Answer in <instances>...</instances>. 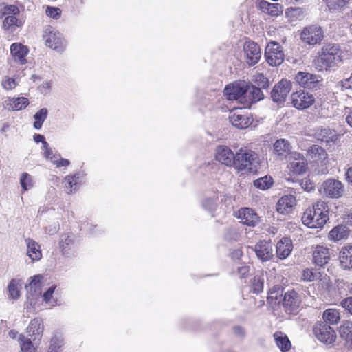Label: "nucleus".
Listing matches in <instances>:
<instances>
[{
    "label": "nucleus",
    "mask_w": 352,
    "mask_h": 352,
    "mask_svg": "<svg viewBox=\"0 0 352 352\" xmlns=\"http://www.w3.org/2000/svg\"><path fill=\"white\" fill-rule=\"evenodd\" d=\"M328 213L327 203L324 201H317L303 213L302 222L310 228H322L329 219Z\"/></svg>",
    "instance_id": "f257e3e1"
},
{
    "label": "nucleus",
    "mask_w": 352,
    "mask_h": 352,
    "mask_svg": "<svg viewBox=\"0 0 352 352\" xmlns=\"http://www.w3.org/2000/svg\"><path fill=\"white\" fill-rule=\"evenodd\" d=\"M341 61L339 46L327 44L322 47L318 56L313 60V65L318 71L327 70Z\"/></svg>",
    "instance_id": "f03ea898"
},
{
    "label": "nucleus",
    "mask_w": 352,
    "mask_h": 352,
    "mask_svg": "<svg viewBox=\"0 0 352 352\" xmlns=\"http://www.w3.org/2000/svg\"><path fill=\"white\" fill-rule=\"evenodd\" d=\"M259 164L258 155L252 150L241 148L235 155L234 167L244 173L256 171Z\"/></svg>",
    "instance_id": "7ed1b4c3"
},
{
    "label": "nucleus",
    "mask_w": 352,
    "mask_h": 352,
    "mask_svg": "<svg viewBox=\"0 0 352 352\" xmlns=\"http://www.w3.org/2000/svg\"><path fill=\"white\" fill-rule=\"evenodd\" d=\"M265 57L269 65L272 66L280 65L285 58L282 46L277 42H270L265 47Z\"/></svg>",
    "instance_id": "20e7f679"
},
{
    "label": "nucleus",
    "mask_w": 352,
    "mask_h": 352,
    "mask_svg": "<svg viewBox=\"0 0 352 352\" xmlns=\"http://www.w3.org/2000/svg\"><path fill=\"white\" fill-rule=\"evenodd\" d=\"M46 45L57 52H62L65 47V41L62 35L52 28H47L43 33Z\"/></svg>",
    "instance_id": "39448f33"
},
{
    "label": "nucleus",
    "mask_w": 352,
    "mask_h": 352,
    "mask_svg": "<svg viewBox=\"0 0 352 352\" xmlns=\"http://www.w3.org/2000/svg\"><path fill=\"white\" fill-rule=\"evenodd\" d=\"M229 120L234 126L243 129L252 124L253 119L244 109L236 108L230 111Z\"/></svg>",
    "instance_id": "423d86ee"
},
{
    "label": "nucleus",
    "mask_w": 352,
    "mask_h": 352,
    "mask_svg": "<svg viewBox=\"0 0 352 352\" xmlns=\"http://www.w3.org/2000/svg\"><path fill=\"white\" fill-rule=\"evenodd\" d=\"M314 332L316 338L322 342L330 344L336 338L333 329L326 322H317L314 327Z\"/></svg>",
    "instance_id": "0eeeda50"
},
{
    "label": "nucleus",
    "mask_w": 352,
    "mask_h": 352,
    "mask_svg": "<svg viewBox=\"0 0 352 352\" xmlns=\"http://www.w3.org/2000/svg\"><path fill=\"white\" fill-rule=\"evenodd\" d=\"M287 160V168L295 175H302L307 169V162L305 157L300 153L293 152Z\"/></svg>",
    "instance_id": "6e6552de"
},
{
    "label": "nucleus",
    "mask_w": 352,
    "mask_h": 352,
    "mask_svg": "<svg viewBox=\"0 0 352 352\" xmlns=\"http://www.w3.org/2000/svg\"><path fill=\"white\" fill-rule=\"evenodd\" d=\"M344 191L342 183L335 179H328L322 185V193L330 198H339L342 196Z\"/></svg>",
    "instance_id": "1a4fd4ad"
},
{
    "label": "nucleus",
    "mask_w": 352,
    "mask_h": 352,
    "mask_svg": "<svg viewBox=\"0 0 352 352\" xmlns=\"http://www.w3.org/2000/svg\"><path fill=\"white\" fill-rule=\"evenodd\" d=\"M323 36L322 28L314 25L304 28L300 34L301 40L309 45L320 43Z\"/></svg>",
    "instance_id": "9d476101"
},
{
    "label": "nucleus",
    "mask_w": 352,
    "mask_h": 352,
    "mask_svg": "<svg viewBox=\"0 0 352 352\" xmlns=\"http://www.w3.org/2000/svg\"><path fill=\"white\" fill-rule=\"evenodd\" d=\"M224 95L229 100L243 102L244 95H247V85L245 82L228 85L224 89Z\"/></svg>",
    "instance_id": "9b49d317"
},
{
    "label": "nucleus",
    "mask_w": 352,
    "mask_h": 352,
    "mask_svg": "<svg viewBox=\"0 0 352 352\" xmlns=\"http://www.w3.org/2000/svg\"><path fill=\"white\" fill-rule=\"evenodd\" d=\"M315 101L314 96L305 91H298L292 94L293 106L298 109H305L310 107Z\"/></svg>",
    "instance_id": "f8f14e48"
},
{
    "label": "nucleus",
    "mask_w": 352,
    "mask_h": 352,
    "mask_svg": "<svg viewBox=\"0 0 352 352\" xmlns=\"http://www.w3.org/2000/svg\"><path fill=\"white\" fill-rule=\"evenodd\" d=\"M300 303V296L296 291L290 290L285 294L283 299V306L286 312L289 314L296 313Z\"/></svg>",
    "instance_id": "ddd939ff"
},
{
    "label": "nucleus",
    "mask_w": 352,
    "mask_h": 352,
    "mask_svg": "<svg viewBox=\"0 0 352 352\" xmlns=\"http://www.w3.org/2000/svg\"><path fill=\"white\" fill-rule=\"evenodd\" d=\"M256 253L257 258L262 262L271 260L274 256L273 247L270 241H260L254 248H251Z\"/></svg>",
    "instance_id": "4468645a"
},
{
    "label": "nucleus",
    "mask_w": 352,
    "mask_h": 352,
    "mask_svg": "<svg viewBox=\"0 0 352 352\" xmlns=\"http://www.w3.org/2000/svg\"><path fill=\"white\" fill-rule=\"evenodd\" d=\"M291 88L292 84L289 81L281 80L274 86L272 91L273 101L279 103L284 102Z\"/></svg>",
    "instance_id": "2eb2a0df"
},
{
    "label": "nucleus",
    "mask_w": 352,
    "mask_h": 352,
    "mask_svg": "<svg viewBox=\"0 0 352 352\" xmlns=\"http://www.w3.org/2000/svg\"><path fill=\"white\" fill-rule=\"evenodd\" d=\"M246 63L249 65H254L261 58V52L258 45L252 41L245 42L243 47Z\"/></svg>",
    "instance_id": "dca6fc26"
},
{
    "label": "nucleus",
    "mask_w": 352,
    "mask_h": 352,
    "mask_svg": "<svg viewBox=\"0 0 352 352\" xmlns=\"http://www.w3.org/2000/svg\"><path fill=\"white\" fill-rule=\"evenodd\" d=\"M295 79L301 87L311 89L316 88L318 83L321 80V77L310 73L299 72Z\"/></svg>",
    "instance_id": "f3484780"
},
{
    "label": "nucleus",
    "mask_w": 352,
    "mask_h": 352,
    "mask_svg": "<svg viewBox=\"0 0 352 352\" xmlns=\"http://www.w3.org/2000/svg\"><path fill=\"white\" fill-rule=\"evenodd\" d=\"M44 326L42 320L40 318H34L31 320L27 328L28 338L32 339V341L37 344L43 336Z\"/></svg>",
    "instance_id": "a211bd4d"
},
{
    "label": "nucleus",
    "mask_w": 352,
    "mask_h": 352,
    "mask_svg": "<svg viewBox=\"0 0 352 352\" xmlns=\"http://www.w3.org/2000/svg\"><path fill=\"white\" fill-rule=\"evenodd\" d=\"M296 205V199L294 195L283 196L276 204V210L282 214H288L293 212Z\"/></svg>",
    "instance_id": "6ab92c4d"
},
{
    "label": "nucleus",
    "mask_w": 352,
    "mask_h": 352,
    "mask_svg": "<svg viewBox=\"0 0 352 352\" xmlns=\"http://www.w3.org/2000/svg\"><path fill=\"white\" fill-rule=\"evenodd\" d=\"M216 159L228 166L235 165V155L226 146H218L216 149Z\"/></svg>",
    "instance_id": "aec40b11"
},
{
    "label": "nucleus",
    "mask_w": 352,
    "mask_h": 352,
    "mask_svg": "<svg viewBox=\"0 0 352 352\" xmlns=\"http://www.w3.org/2000/svg\"><path fill=\"white\" fill-rule=\"evenodd\" d=\"M29 50L21 43H14L10 45V53L15 62L23 65L26 63L25 58Z\"/></svg>",
    "instance_id": "412c9836"
},
{
    "label": "nucleus",
    "mask_w": 352,
    "mask_h": 352,
    "mask_svg": "<svg viewBox=\"0 0 352 352\" xmlns=\"http://www.w3.org/2000/svg\"><path fill=\"white\" fill-rule=\"evenodd\" d=\"M330 260L329 250L322 245H317L313 251V262L320 267L327 264Z\"/></svg>",
    "instance_id": "4be33fe9"
},
{
    "label": "nucleus",
    "mask_w": 352,
    "mask_h": 352,
    "mask_svg": "<svg viewBox=\"0 0 352 352\" xmlns=\"http://www.w3.org/2000/svg\"><path fill=\"white\" fill-rule=\"evenodd\" d=\"M293 250L292 241L289 238L283 237L276 245V256L280 259L287 258Z\"/></svg>",
    "instance_id": "5701e85b"
},
{
    "label": "nucleus",
    "mask_w": 352,
    "mask_h": 352,
    "mask_svg": "<svg viewBox=\"0 0 352 352\" xmlns=\"http://www.w3.org/2000/svg\"><path fill=\"white\" fill-rule=\"evenodd\" d=\"M258 8L264 13L271 16H278L283 13V7L280 3H269L265 0H261L258 4Z\"/></svg>",
    "instance_id": "b1692460"
},
{
    "label": "nucleus",
    "mask_w": 352,
    "mask_h": 352,
    "mask_svg": "<svg viewBox=\"0 0 352 352\" xmlns=\"http://www.w3.org/2000/svg\"><path fill=\"white\" fill-rule=\"evenodd\" d=\"M274 153L279 157L280 160L289 158L293 152L291 151V145L289 142L285 139L276 140L274 144Z\"/></svg>",
    "instance_id": "393cba45"
},
{
    "label": "nucleus",
    "mask_w": 352,
    "mask_h": 352,
    "mask_svg": "<svg viewBox=\"0 0 352 352\" xmlns=\"http://www.w3.org/2000/svg\"><path fill=\"white\" fill-rule=\"evenodd\" d=\"M27 248V256L32 261H38L42 258V252L40 245L34 240L30 238L25 239Z\"/></svg>",
    "instance_id": "a878e982"
},
{
    "label": "nucleus",
    "mask_w": 352,
    "mask_h": 352,
    "mask_svg": "<svg viewBox=\"0 0 352 352\" xmlns=\"http://www.w3.org/2000/svg\"><path fill=\"white\" fill-rule=\"evenodd\" d=\"M238 218L241 220L242 223L249 226H254L258 219L256 213L249 208H244L239 210Z\"/></svg>",
    "instance_id": "bb28decb"
},
{
    "label": "nucleus",
    "mask_w": 352,
    "mask_h": 352,
    "mask_svg": "<svg viewBox=\"0 0 352 352\" xmlns=\"http://www.w3.org/2000/svg\"><path fill=\"white\" fill-rule=\"evenodd\" d=\"M43 276L41 275H36L33 277H31L30 282L25 285V288L28 291V299L30 300V295L34 297L39 296L41 294V280Z\"/></svg>",
    "instance_id": "cd10ccee"
},
{
    "label": "nucleus",
    "mask_w": 352,
    "mask_h": 352,
    "mask_svg": "<svg viewBox=\"0 0 352 352\" xmlns=\"http://www.w3.org/2000/svg\"><path fill=\"white\" fill-rule=\"evenodd\" d=\"M75 236L73 234H63L60 237L59 248L64 255H69L74 246Z\"/></svg>",
    "instance_id": "c85d7f7f"
},
{
    "label": "nucleus",
    "mask_w": 352,
    "mask_h": 352,
    "mask_svg": "<svg viewBox=\"0 0 352 352\" xmlns=\"http://www.w3.org/2000/svg\"><path fill=\"white\" fill-rule=\"evenodd\" d=\"M307 157L313 162H322L326 160L327 154L322 147L313 145L307 150Z\"/></svg>",
    "instance_id": "c756f323"
},
{
    "label": "nucleus",
    "mask_w": 352,
    "mask_h": 352,
    "mask_svg": "<svg viewBox=\"0 0 352 352\" xmlns=\"http://www.w3.org/2000/svg\"><path fill=\"white\" fill-rule=\"evenodd\" d=\"M340 261L344 269H352V245L342 248L340 252Z\"/></svg>",
    "instance_id": "7c9ffc66"
},
{
    "label": "nucleus",
    "mask_w": 352,
    "mask_h": 352,
    "mask_svg": "<svg viewBox=\"0 0 352 352\" xmlns=\"http://www.w3.org/2000/svg\"><path fill=\"white\" fill-rule=\"evenodd\" d=\"M274 338L277 346L282 352H286L291 349V342L286 334L281 331L274 333Z\"/></svg>",
    "instance_id": "2f4dec72"
},
{
    "label": "nucleus",
    "mask_w": 352,
    "mask_h": 352,
    "mask_svg": "<svg viewBox=\"0 0 352 352\" xmlns=\"http://www.w3.org/2000/svg\"><path fill=\"white\" fill-rule=\"evenodd\" d=\"M29 104L27 98L19 97L17 98H12L8 100L6 104L7 108L12 111H19L25 108Z\"/></svg>",
    "instance_id": "473e14b6"
},
{
    "label": "nucleus",
    "mask_w": 352,
    "mask_h": 352,
    "mask_svg": "<svg viewBox=\"0 0 352 352\" xmlns=\"http://www.w3.org/2000/svg\"><path fill=\"white\" fill-rule=\"evenodd\" d=\"M349 235V230L346 226L340 225L334 228L329 232V238L333 241H340L345 239Z\"/></svg>",
    "instance_id": "72a5a7b5"
},
{
    "label": "nucleus",
    "mask_w": 352,
    "mask_h": 352,
    "mask_svg": "<svg viewBox=\"0 0 352 352\" xmlns=\"http://www.w3.org/2000/svg\"><path fill=\"white\" fill-rule=\"evenodd\" d=\"M285 15L286 17H287L289 21H291L292 22H295L297 21L302 20L305 16V12L302 8L291 7L286 10Z\"/></svg>",
    "instance_id": "f704fd0d"
},
{
    "label": "nucleus",
    "mask_w": 352,
    "mask_h": 352,
    "mask_svg": "<svg viewBox=\"0 0 352 352\" xmlns=\"http://www.w3.org/2000/svg\"><path fill=\"white\" fill-rule=\"evenodd\" d=\"M21 285L20 280L12 279L8 285V292L9 298L17 300L20 296L19 287Z\"/></svg>",
    "instance_id": "c9c22d12"
},
{
    "label": "nucleus",
    "mask_w": 352,
    "mask_h": 352,
    "mask_svg": "<svg viewBox=\"0 0 352 352\" xmlns=\"http://www.w3.org/2000/svg\"><path fill=\"white\" fill-rule=\"evenodd\" d=\"M329 10L332 12L342 11L344 10L350 0H325Z\"/></svg>",
    "instance_id": "e433bc0d"
},
{
    "label": "nucleus",
    "mask_w": 352,
    "mask_h": 352,
    "mask_svg": "<svg viewBox=\"0 0 352 352\" xmlns=\"http://www.w3.org/2000/svg\"><path fill=\"white\" fill-rule=\"evenodd\" d=\"M19 340L22 352H35L36 348L34 347V344H36L32 341V338L25 337L23 335H20Z\"/></svg>",
    "instance_id": "4c0bfd02"
},
{
    "label": "nucleus",
    "mask_w": 352,
    "mask_h": 352,
    "mask_svg": "<svg viewBox=\"0 0 352 352\" xmlns=\"http://www.w3.org/2000/svg\"><path fill=\"white\" fill-rule=\"evenodd\" d=\"M322 317L326 323L329 322L331 324H337L340 319V313L336 309H327L324 311Z\"/></svg>",
    "instance_id": "58836bf2"
},
{
    "label": "nucleus",
    "mask_w": 352,
    "mask_h": 352,
    "mask_svg": "<svg viewBox=\"0 0 352 352\" xmlns=\"http://www.w3.org/2000/svg\"><path fill=\"white\" fill-rule=\"evenodd\" d=\"M19 182L22 188V193L32 189L34 185L33 177L28 173H23L21 175Z\"/></svg>",
    "instance_id": "ea45409f"
},
{
    "label": "nucleus",
    "mask_w": 352,
    "mask_h": 352,
    "mask_svg": "<svg viewBox=\"0 0 352 352\" xmlns=\"http://www.w3.org/2000/svg\"><path fill=\"white\" fill-rule=\"evenodd\" d=\"M48 115V110L46 108H42L37 111L34 116V127L39 130L41 129L43 122L47 119Z\"/></svg>",
    "instance_id": "a19ab883"
},
{
    "label": "nucleus",
    "mask_w": 352,
    "mask_h": 352,
    "mask_svg": "<svg viewBox=\"0 0 352 352\" xmlns=\"http://www.w3.org/2000/svg\"><path fill=\"white\" fill-rule=\"evenodd\" d=\"M274 184L271 176L265 175L254 181V186L261 190H265L270 188Z\"/></svg>",
    "instance_id": "79ce46f5"
},
{
    "label": "nucleus",
    "mask_w": 352,
    "mask_h": 352,
    "mask_svg": "<svg viewBox=\"0 0 352 352\" xmlns=\"http://www.w3.org/2000/svg\"><path fill=\"white\" fill-rule=\"evenodd\" d=\"M66 182L65 189L67 193H72L78 188L79 182L78 175H68L65 178Z\"/></svg>",
    "instance_id": "37998d69"
},
{
    "label": "nucleus",
    "mask_w": 352,
    "mask_h": 352,
    "mask_svg": "<svg viewBox=\"0 0 352 352\" xmlns=\"http://www.w3.org/2000/svg\"><path fill=\"white\" fill-rule=\"evenodd\" d=\"M247 94H249L250 102H256L263 98V94L260 87L255 86L247 87Z\"/></svg>",
    "instance_id": "c03bdc74"
},
{
    "label": "nucleus",
    "mask_w": 352,
    "mask_h": 352,
    "mask_svg": "<svg viewBox=\"0 0 352 352\" xmlns=\"http://www.w3.org/2000/svg\"><path fill=\"white\" fill-rule=\"evenodd\" d=\"M64 340L60 336H54L50 340L48 352H61Z\"/></svg>",
    "instance_id": "a18cd8bd"
},
{
    "label": "nucleus",
    "mask_w": 352,
    "mask_h": 352,
    "mask_svg": "<svg viewBox=\"0 0 352 352\" xmlns=\"http://www.w3.org/2000/svg\"><path fill=\"white\" fill-rule=\"evenodd\" d=\"M18 19L16 15L7 16L3 21L2 27L5 30L13 32L15 30L16 27H18Z\"/></svg>",
    "instance_id": "49530a36"
},
{
    "label": "nucleus",
    "mask_w": 352,
    "mask_h": 352,
    "mask_svg": "<svg viewBox=\"0 0 352 352\" xmlns=\"http://www.w3.org/2000/svg\"><path fill=\"white\" fill-rule=\"evenodd\" d=\"M318 140L329 142L333 141L336 136L335 131H332L329 128L322 129L320 132L317 134Z\"/></svg>",
    "instance_id": "de8ad7c7"
},
{
    "label": "nucleus",
    "mask_w": 352,
    "mask_h": 352,
    "mask_svg": "<svg viewBox=\"0 0 352 352\" xmlns=\"http://www.w3.org/2000/svg\"><path fill=\"white\" fill-rule=\"evenodd\" d=\"M321 273L317 270L306 269L303 271L302 278L305 281H315L321 279Z\"/></svg>",
    "instance_id": "09e8293b"
},
{
    "label": "nucleus",
    "mask_w": 352,
    "mask_h": 352,
    "mask_svg": "<svg viewBox=\"0 0 352 352\" xmlns=\"http://www.w3.org/2000/svg\"><path fill=\"white\" fill-rule=\"evenodd\" d=\"M56 288V285L50 286L43 294V301L49 306H55L57 305V300L53 298V294Z\"/></svg>",
    "instance_id": "8fccbe9b"
},
{
    "label": "nucleus",
    "mask_w": 352,
    "mask_h": 352,
    "mask_svg": "<svg viewBox=\"0 0 352 352\" xmlns=\"http://www.w3.org/2000/svg\"><path fill=\"white\" fill-rule=\"evenodd\" d=\"M19 14V9L14 5L5 6L0 10V18H6L7 16H14Z\"/></svg>",
    "instance_id": "3c124183"
},
{
    "label": "nucleus",
    "mask_w": 352,
    "mask_h": 352,
    "mask_svg": "<svg viewBox=\"0 0 352 352\" xmlns=\"http://www.w3.org/2000/svg\"><path fill=\"white\" fill-rule=\"evenodd\" d=\"M218 203V198L217 195H213L211 197H207L203 201V207L210 212L215 210Z\"/></svg>",
    "instance_id": "603ef678"
},
{
    "label": "nucleus",
    "mask_w": 352,
    "mask_h": 352,
    "mask_svg": "<svg viewBox=\"0 0 352 352\" xmlns=\"http://www.w3.org/2000/svg\"><path fill=\"white\" fill-rule=\"evenodd\" d=\"M264 278L263 275H256L254 276L252 282V287L254 293H260L263 289Z\"/></svg>",
    "instance_id": "864d4df0"
},
{
    "label": "nucleus",
    "mask_w": 352,
    "mask_h": 352,
    "mask_svg": "<svg viewBox=\"0 0 352 352\" xmlns=\"http://www.w3.org/2000/svg\"><path fill=\"white\" fill-rule=\"evenodd\" d=\"M339 332L342 338L345 340H351L352 338V323L346 322L340 326Z\"/></svg>",
    "instance_id": "5fc2aeb1"
},
{
    "label": "nucleus",
    "mask_w": 352,
    "mask_h": 352,
    "mask_svg": "<svg viewBox=\"0 0 352 352\" xmlns=\"http://www.w3.org/2000/svg\"><path fill=\"white\" fill-rule=\"evenodd\" d=\"M2 87L6 90H12L18 85V82L14 78L5 76L1 82Z\"/></svg>",
    "instance_id": "6e6d98bb"
},
{
    "label": "nucleus",
    "mask_w": 352,
    "mask_h": 352,
    "mask_svg": "<svg viewBox=\"0 0 352 352\" xmlns=\"http://www.w3.org/2000/svg\"><path fill=\"white\" fill-rule=\"evenodd\" d=\"M255 82L260 88L262 89H265L269 86L268 79L262 74H258L255 76Z\"/></svg>",
    "instance_id": "4d7b16f0"
},
{
    "label": "nucleus",
    "mask_w": 352,
    "mask_h": 352,
    "mask_svg": "<svg viewBox=\"0 0 352 352\" xmlns=\"http://www.w3.org/2000/svg\"><path fill=\"white\" fill-rule=\"evenodd\" d=\"M45 13L50 18L57 19L60 17L61 11L58 8L47 6L45 10Z\"/></svg>",
    "instance_id": "13d9d810"
},
{
    "label": "nucleus",
    "mask_w": 352,
    "mask_h": 352,
    "mask_svg": "<svg viewBox=\"0 0 352 352\" xmlns=\"http://www.w3.org/2000/svg\"><path fill=\"white\" fill-rule=\"evenodd\" d=\"M283 289L280 285H275L270 289L269 298L278 300V296H282Z\"/></svg>",
    "instance_id": "bf43d9fd"
},
{
    "label": "nucleus",
    "mask_w": 352,
    "mask_h": 352,
    "mask_svg": "<svg viewBox=\"0 0 352 352\" xmlns=\"http://www.w3.org/2000/svg\"><path fill=\"white\" fill-rule=\"evenodd\" d=\"M341 306L352 314V297H347L341 301Z\"/></svg>",
    "instance_id": "052dcab7"
},
{
    "label": "nucleus",
    "mask_w": 352,
    "mask_h": 352,
    "mask_svg": "<svg viewBox=\"0 0 352 352\" xmlns=\"http://www.w3.org/2000/svg\"><path fill=\"white\" fill-rule=\"evenodd\" d=\"M344 117L348 125L352 127V108L346 107L344 109Z\"/></svg>",
    "instance_id": "680f3d73"
},
{
    "label": "nucleus",
    "mask_w": 352,
    "mask_h": 352,
    "mask_svg": "<svg viewBox=\"0 0 352 352\" xmlns=\"http://www.w3.org/2000/svg\"><path fill=\"white\" fill-rule=\"evenodd\" d=\"M300 186L301 188L307 192L311 191L314 188V184L311 182V181L308 179H302L300 182Z\"/></svg>",
    "instance_id": "e2e57ef3"
},
{
    "label": "nucleus",
    "mask_w": 352,
    "mask_h": 352,
    "mask_svg": "<svg viewBox=\"0 0 352 352\" xmlns=\"http://www.w3.org/2000/svg\"><path fill=\"white\" fill-rule=\"evenodd\" d=\"M250 271V267L245 265H241L237 267V274L241 278H244Z\"/></svg>",
    "instance_id": "0e129e2a"
},
{
    "label": "nucleus",
    "mask_w": 352,
    "mask_h": 352,
    "mask_svg": "<svg viewBox=\"0 0 352 352\" xmlns=\"http://www.w3.org/2000/svg\"><path fill=\"white\" fill-rule=\"evenodd\" d=\"M342 90L352 89V76L340 82Z\"/></svg>",
    "instance_id": "69168bd1"
},
{
    "label": "nucleus",
    "mask_w": 352,
    "mask_h": 352,
    "mask_svg": "<svg viewBox=\"0 0 352 352\" xmlns=\"http://www.w3.org/2000/svg\"><path fill=\"white\" fill-rule=\"evenodd\" d=\"M54 160V164L56 166V167L68 166L70 164L68 160L60 157L58 160Z\"/></svg>",
    "instance_id": "338daca9"
},
{
    "label": "nucleus",
    "mask_w": 352,
    "mask_h": 352,
    "mask_svg": "<svg viewBox=\"0 0 352 352\" xmlns=\"http://www.w3.org/2000/svg\"><path fill=\"white\" fill-rule=\"evenodd\" d=\"M231 257L233 259H239L242 255H243V252L241 249H236V250H234L232 252H231Z\"/></svg>",
    "instance_id": "774afa93"
}]
</instances>
